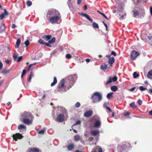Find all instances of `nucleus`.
Here are the masks:
<instances>
[{
  "instance_id": "0eeeda50",
  "label": "nucleus",
  "mask_w": 152,
  "mask_h": 152,
  "mask_svg": "<svg viewBox=\"0 0 152 152\" xmlns=\"http://www.w3.org/2000/svg\"><path fill=\"white\" fill-rule=\"evenodd\" d=\"M12 137L13 140L16 141L18 139H21L23 138V136L21 134L19 133H16L15 134H13Z\"/></svg>"
},
{
  "instance_id": "7c9ffc66",
  "label": "nucleus",
  "mask_w": 152,
  "mask_h": 152,
  "mask_svg": "<svg viewBox=\"0 0 152 152\" xmlns=\"http://www.w3.org/2000/svg\"><path fill=\"white\" fill-rule=\"evenodd\" d=\"M93 26V27L94 28H99V25H98V24L96 23L95 22H93V23H92V24Z\"/></svg>"
},
{
  "instance_id": "864d4df0",
  "label": "nucleus",
  "mask_w": 152,
  "mask_h": 152,
  "mask_svg": "<svg viewBox=\"0 0 152 152\" xmlns=\"http://www.w3.org/2000/svg\"><path fill=\"white\" fill-rule=\"evenodd\" d=\"M50 43H49V42L48 43H45V45H46V46L49 47H51V46L50 45Z\"/></svg>"
},
{
  "instance_id": "0e129e2a",
  "label": "nucleus",
  "mask_w": 152,
  "mask_h": 152,
  "mask_svg": "<svg viewBox=\"0 0 152 152\" xmlns=\"http://www.w3.org/2000/svg\"><path fill=\"white\" fill-rule=\"evenodd\" d=\"M5 62L7 63V64H8L10 62L9 60L8 59L6 60L5 61Z\"/></svg>"
},
{
  "instance_id": "58836bf2",
  "label": "nucleus",
  "mask_w": 152,
  "mask_h": 152,
  "mask_svg": "<svg viewBox=\"0 0 152 152\" xmlns=\"http://www.w3.org/2000/svg\"><path fill=\"white\" fill-rule=\"evenodd\" d=\"M133 77L134 78L138 77L139 76V75L137 74L136 72H134L133 74Z\"/></svg>"
},
{
  "instance_id": "a211bd4d",
  "label": "nucleus",
  "mask_w": 152,
  "mask_h": 152,
  "mask_svg": "<svg viewBox=\"0 0 152 152\" xmlns=\"http://www.w3.org/2000/svg\"><path fill=\"white\" fill-rule=\"evenodd\" d=\"M148 0H133L134 1V4H138L142 2L143 3L147 2Z\"/></svg>"
},
{
  "instance_id": "72a5a7b5",
  "label": "nucleus",
  "mask_w": 152,
  "mask_h": 152,
  "mask_svg": "<svg viewBox=\"0 0 152 152\" xmlns=\"http://www.w3.org/2000/svg\"><path fill=\"white\" fill-rule=\"evenodd\" d=\"M21 40L20 39H18L16 42V45L17 46V48H18L20 44Z\"/></svg>"
},
{
  "instance_id": "dca6fc26",
  "label": "nucleus",
  "mask_w": 152,
  "mask_h": 152,
  "mask_svg": "<svg viewBox=\"0 0 152 152\" xmlns=\"http://www.w3.org/2000/svg\"><path fill=\"white\" fill-rule=\"evenodd\" d=\"M4 12L2 13L0 15V19L1 20L3 19L5 16H7L8 14V12L6 9H4Z\"/></svg>"
},
{
  "instance_id": "c03bdc74",
  "label": "nucleus",
  "mask_w": 152,
  "mask_h": 152,
  "mask_svg": "<svg viewBox=\"0 0 152 152\" xmlns=\"http://www.w3.org/2000/svg\"><path fill=\"white\" fill-rule=\"evenodd\" d=\"M81 124V121H77L76 123L74 124L73 125V126L75 125H80Z\"/></svg>"
},
{
  "instance_id": "6ab92c4d",
  "label": "nucleus",
  "mask_w": 152,
  "mask_h": 152,
  "mask_svg": "<svg viewBox=\"0 0 152 152\" xmlns=\"http://www.w3.org/2000/svg\"><path fill=\"white\" fill-rule=\"evenodd\" d=\"M115 61V59L113 57H112L109 59L108 63L111 66H112L113 64Z\"/></svg>"
},
{
  "instance_id": "2f4dec72",
  "label": "nucleus",
  "mask_w": 152,
  "mask_h": 152,
  "mask_svg": "<svg viewBox=\"0 0 152 152\" xmlns=\"http://www.w3.org/2000/svg\"><path fill=\"white\" fill-rule=\"evenodd\" d=\"M10 72V70L9 69H5L2 71V73L3 75H4Z\"/></svg>"
},
{
  "instance_id": "20e7f679",
  "label": "nucleus",
  "mask_w": 152,
  "mask_h": 152,
  "mask_svg": "<svg viewBox=\"0 0 152 152\" xmlns=\"http://www.w3.org/2000/svg\"><path fill=\"white\" fill-rule=\"evenodd\" d=\"M60 15V13L58 10L55 9H51L48 11L46 17L47 18H49L51 17Z\"/></svg>"
},
{
  "instance_id": "a878e982",
  "label": "nucleus",
  "mask_w": 152,
  "mask_h": 152,
  "mask_svg": "<svg viewBox=\"0 0 152 152\" xmlns=\"http://www.w3.org/2000/svg\"><path fill=\"white\" fill-rule=\"evenodd\" d=\"M57 83V80L56 77L53 78V81L51 84V86H54Z\"/></svg>"
},
{
  "instance_id": "412c9836",
  "label": "nucleus",
  "mask_w": 152,
  "mask_h": 152,
  "mask_svg": "<svg viewBox=\"0 0 152 152\" xmlns=\"http://www.w3.org/2000/svg\"><path fill=\"white\" fill-rule=\"evenodd\" d=\"M39 149L38 148H31L29 151V152H39Z\"/></svg>"
},
{
  "instance_id": "37998d69",
  "label": "nucleus",
  "mask_w": 152,
  "mask_h": 152,
  "mask_svg": "<svg viewBox=\"0 0 152 152\" xmlns=\"http://www.w3.org/2000/svg\"><path fill=\"white\" fill-rule=\"evenodd\" d=\"M75 106L77 107H79L80 106V102H77L75 104Z\"/></svg>"
},
{
  "instance_id": "b1692460",
  "label": "nucleus",
  "mask_w": 152,
  "mask_h": 152,
  "mask_svg": "<svg viewBox=\"0 0 152 152\" xmlns=\"http://www.w3.org/2000/svg\"><path fill=\"white\" fill-rule=\"evenodd\" d=\"M107 65L105 63L103 64L101 66V69L105 71L107 68Z\"/></svg>"
},
{
  "instance_id": "f257e3e1",
  "label": "nucleus",
  "mask_w": 152,
  "mask_h": 152,
  "mask_svg": "<svg viewBox=\"0 0 152 152\" xmlns=\"http://www.w3.org/2000/svg\"><path fill=\"white\" fill-rule=\"evenodd\" d=\"M21 118L22 122L26 125L31 124L34 118V117L31 113L26 112L22 114Z\"/></svg>"
},
{
  "instance_id": "4c0bfd02",
  "label": "nucleus",
  "mask_w": 152,
  "mask_h": 152,
  "mask_svg": "<svg viewBox=\"0 0 152 152\" xmlns=\"http://www.w3.org/2000/svg\"><path fill=\"white\" fill-rule=\"evenodd\" d=\"M139 89L141 91H143L145 90H147V88H144L142 86H140Z\"/></svg>"
},
{
  "instance_id": "a19ab883",
  "label": "nucleus",
  "mask_w": 152,
  "mask_h": 152,
  "mask_svg": "<svg viewBox=\"0 0 152 152\" xmlns=\"http://www.w3.org/2000/svg\"><path fill=\"white\" fill-rule=\"evenodd\" d=\"M26 5L28 6H30L32 5V2L30 1H27L26 2Z\"/></svg>"
},
{
  "instance_id": "4be33fe9",
  "label": "nucleus",
  "mask_w": 152,
  "mask_h": 152,
  "mask_svg": "<svg viewBox=\"0 0 152 152\" xmlns=\"http://www.w3.org/2000/svg\"><path fill=\"white\" fill-rule=\"evenodd\" d=\"M101 125V122L99 121H96L94 124V126L95 127H98Z\"/></svg>"
},
{
  "instance_id": "4468645a",
  "label": "nucleus",
  "mask_w": 152,
  "mask_h": 152,
  "mask_svg": "<svg viewBox=\"0 0 152 152\" xmlns=\"http://www.w3.org/2000/svg\"><path fill=\"white\" fill-rule=\"evenodd\" d=\"M91 152H103V151L101 148L97 146L93 148Z\"/></svg>"
},
{
  "instance_id": "338daca9",
  "label": "nucleus",
  "mask_w": 152,
  "mask_h": 152,
  "mask_svg": "<svg viewBox=\"0 0 152 152\" xmlns=\"http://www.w3.org/2000/svg\"><path fill=\"white\" fill-rule=\"evenodd\" d=\"M86 61L88 63L90 61V59L89 58H87V59H86Z\"/></svg>"
},
{
  "instance_id": "6e6d98bb",
  "label": "nucleus",
  "mask_w": 152,
  "mask_h": 152,
  "mask_svg": "<svg viewBox=\"0 0 152 152\" xmlns=\"http://www.w3.org/2000/svg\"><path fill=\"white\" fill-rule=\"evenodd\" d=\"M3 65L2 63L0 61V70L3 68Z\"/></svg>"
},
{
  "instance_id": "79ce46f5",
  "label": "nucleus",
  "mask_w": 152,
  "mask_h": 152,
  "mask_svg": "<svg viewBox=\"0 0 152 152\" xmlns=\"http://www.w3.org/2000/svg\"><path fill=\"white\" fill-rule=\"evenodd\" d=\"M71 57L72 56L70 54H67L66 55V57L67 59H70Z\"/></svg>"
},
{
  "instance_id": "bb28decb",
  "label": "nucleus",
  "mask_w": 152,
  "mask_h": 152,
  "mask_svg": "<svg viewBox=\"0 0 152 152\" xmlns=\"http://www.w3.org/2000/svg\"><path fill=\"white\" fill-rule=\"evenodd\" d=\"M147 76L150 79L152 78V70H150L148 72Z\"/></svg>"
},
{
  "instance_id": "9d476101",
  "label": "nucleus",
  "mask_w": 152,
  "mask_h": 152,
  "mask_svg": "<svg viewBox=\"0 0 152 152\" xmlns=\"http://www.w3.org/2000/svg\"><path fill=\"white\" fill-rule=\"evenodd\" d=\"M79 14L81 15H82L83 17H86L88 20L91 22H92L93 20L91 19L90 16L86 13H83L82 12L79 13Z\"/></svg>"
},
{
  "instance_id": "ddd939ff",
  "label": "nucleus",
  "mask_w": 152,
  "mask_h": 152,
  "mask_svg": "<svg viewBox=\"0 0 152 152\" xmlns=\"http://www.w3.org/2000/svg\"><path fill=\"white\" fill-rule=\"evenodd\" d=\"M18 128L20 130V132H22V129H23V131L24 132H26V126L24 125L21 124L19 125L18 126Z\"/></svg>"
},
{
  "instance_id": "cd10ccee",
  "label": "nucleus",
  "mask_w": 152,
  "mask_h": 152,
  "mask_svg": "<svg viewBox=\"0 0 152 152\" xmlns=\"http://www.w3.org/2000/svg\"><path fill=\"white\" fill-rule=\"evenodd\" d=\"M118 89L117 87L115 86H113L111 87V90L113 91H116Z\"/></svg>"
},
{
  "instance_id": "774afa93",
  "label": "nucleus",
  "mask_w": 152,
  "mask_h": 152,
  "mask_svg": "<svg viewBox=\"0 0 152 152\" xmlns=\"http://www.w3.org/2000/svg\"><path fill=\"white\" fill-rule=\"evenodd\" d=\"M135 89H136V87H134L130 89V91H134V90H135Z\"/></svg>"
},
{
  "instance_id": "1a4fd4ad",
  "label": "nucleus",
  "mask_w": 152,
  "mask_h": 152,
  "mask_svg": "<svg viewBox=\"0 0 152 152\" xmlns=\"http://www.w3.org/2000/svg\"><path fill=\"white\" fill-rule=\"evenodd\" d=\"M117 80V77L116 76H115L113 77L112 78L110 77L109 79L107 80L106 83V85H108L112 82H115Z\"/></svg>"
},
{
  "instance_id": "c85d7f7f",
  "label": "nucleus",
  "mask_w": 152,
  "mask_h": 152,
  "mask_svg": "<svg viewBox=\"0 0 152 152\" xmlns=\"http://www.w3.org/2000/svg\"><path fill=\"white\" fill-rule=\"evenodd\" d=\"M74 138L75 141L77 142L80 140V136L78 135H77L74 137Z\"/></svg>"
},
{
  "instance_id": "2eb2a0df",
  "label": "nucleus",
  "mask_w": 152,
  "mask_h": 152,
  "mask_svg": "<svg viewBox=\"0 0 152 152\" xmlns=\"http://www.w3.org/2000/svg\"><path fill=\"white\" fill-rule=\"evenodd\" d=\"M99 131L98 130H93L91 132V133L94 136L99 135Z\"/></svg>"
},
{
  "instance_id": "f8f14e48",
  "label": "nucleus",
  "mask_w": 152,
  "mask_h": 152,
  "mask_svg": "<svg viewBox=\"0 0 152 152\" xmlns=\"http://www.w3.org/2000/svg\"><path fill=\"white\" fill-rule=\"evenodd\" d=\"M64 115L63 114H60L58 115L56 119L59 122H62L64 121Z\"/></svg>"
},
{
  "instance_id": "6e6552de",
  "label": "nucleus",
  "mask_w": 152,
  "mask_h": 152,
  "mask_svg": "<svg viewBox=\"0 0 152 152\" xmlns=\"http://www.w3.org/2000/svg\"><path fill=\"white\" fill-rule=\"evenodd\" d=\"M140 55L138 52L134 50H133L131 53V60H133L135 59L136 58Z\"/></svg>"
},
{
  "instance_id": "4d7b16f0",
  "label": "nucleus",
  "mask_w": 152,
  "mask_h": 152,
  "mask_svg": "<svg viewBox=\"0 0 152 152\" xmlns=\"http://www.w3.org/2000/svg\"><path fill=\"white\" fill-rule=\"evenodd\" d=\"M82 0H77V4L78 5H80V4Z\"/></svg>"
},
{
  "instance_id": "603ef678",
  "label": "nucleus",
  "mask_w": 152,
  "mask_h": 152,
  "mask_svg": "<svg viewBox=\"0 0 152 152\" xmlns=\"http://www.w3.org/2000/svg\"><path fill=\"white\" fill-rule=\"evenodd\" d=\"M135 103L134 102H132L130 104V105L131 107H133L134 106Z\"/></svg>"
},
{
  "instance_id": "423d86ee",
  "label": "nucleus",
  "mask_w": 152,
  "mask_h": 152,
  "mask_svg": "<svg viewBox=\"0 0 152 152\" xmlns=\"http://www.w3.org/2000/svg\"><path fill=\"white\" fill-rule=\"evenodd\" d=\"M59 16H60V15L52 16L49 18L47 19L49 22H51V23H55L57 22L59 20Z\"/></svg>"
},
{
  "instance_id": "de8ad7c7",
  "label": "nucleus",
  "mask_w": 152,
  "mask_h": 152,
  "mask_svg": "<svg viewBox=\"0 0 152 152\" xmlns=\"http://www.w3.org/2000/svg\"><path fill=\"white\" fill-rule=\"evenodd\" d=\"M22 58L23 57L22 56H20L18 57L17 61V62H18L22 60Z\"/></svg>"
},
{
  "instance_id": "ea45409f",
  "label": "nucleus",
  "mask_w": 152,
  "mask_h": 152,
  "mask_svg": "<svg viewBox=\"0 0 152 152\" xmlns=\"http://www.w3.org/2000/svg\"><path fill=\"white\" fill-rule=\"evenodd\" d=\"M26 70L25 69H23L21 75V77L22 78H23V75H25L26 74Z\"/></svg>"
},
{
  "instance_id": "aec40b11",
  "label": "nucleus",
  "mask_w": 152,
  "mask_h": 152,
  "mask_svg": "<svg viewBox=\"0 0 152 152\" xmlns=\"http://www.w3.org/2000/svg\"><path fill=\"white\" fill-rule=\"evenodd\" d=\"M52 37L51 35H44L42 37V38L46 41H48Z\"/></svg>"
},
{
  "instance_id": "69168bd1",
  "label": "nucleus",
  "mask_w": 152,
  "mask_h": 152,
  "mask_svg": "<svg viewBox=\"0 0 152 152\" xmlns=\"http://www.w3.org/2000/svg\"><path fill=\"white\" fill-rule=\"evenodd\" d=\"M4 83V81L1 80L0 81V86H1Z\"/></svg>"
},
{
  "instance_id": "c756f323",
  "label": "nucleus",
  "mask_w": 152,
  "mask_h": 152,
  "mask_svg": "<svg viewBox=\"0 0 152 152\" xmlns=\"http://www.w3.org/2000/svg\"><path fill=\"white\" fill-rule=\"evenodd\" d=\"M133 16L134 17H136L138 15L139 13L137 11L134 10L133 11Z\"/></svg>"
},
{
  "instance_id": "9b49d317",
  "label": "nucleus",
  "mask_w": 152,
  "mask_h": 152,
  "mask_svg": "<svg viewBox=\"0 0 152 152\" xmlns=\"http://www.w3.org/2000/svg\"><path fill=\"white\" fill-rule=\"evenodd\" d=\"M93 114V111L91 110L87 111L84 114V116L86 118H88L91 117Z\"/></svg>"
},
{
  "instance_id": "e433bc0d",
  "label": "nucleus",
  "mask_w": 152,
  "mask_h": 152,
  "mask_svg": "<svg viewBox=\"0 0 152 152\" xmlns=\"http://www.w3.org/2000/svg\"><path fill=\"white\" fill-rule=\"evenodd\" d=\"M45 128H43L40 131H39L38 132L39 134H43L44 133L45 131Z\"/></svg>"
},
{
  "instance_id": "f03ea898",
  "label": "nucleus",
  "mask_w": 152,
  "mask_h": 152,
  "mask_svg": "<svg viewBox=\"0 0 152 152\" xmlns=\"http://www.w3.org/2000/svg\"><path fill=\"white\" fill-rule=\"evenodd\" d=\"M91 99L94 103H98L102 99V96L100 93L96 92L93 94Z\"/></svg>"
},
{
  "instance_id": "09e8293b",
  "label": "nucleus",
  "mask_w": 152,
  "mask_h": 152,
  "mask_svg": "<svg viewBox=\"0 0 152 152\" xmlns=\"http://www.w3.org/2000/svg\"><path fill=\"white\" fill-rule=\"evenodd\" d=\"M110 55L111 56V55H113L114 56H116L117 55L116 53L114 51H112L111 53L110 54Z\"/></svg>"
},
{
  "instance_id": "13d9d810",
  "label": "nucleus",
  "mask_w": 152,
  "mask_h": 152,
  "mask_svg": "<svg viewBox=\"0 0 152 152\" xmlns=\"http://www.w3.org/2000/svg\"><path fill=\"white\" fill-rule=\"evenodd\" d=\"M106 109H107L110 112L112 111L110 109V108L109 107L106 106Z\"/></svg>"
},
{
  "instance_id": "473e14b6",
  "label": "nucleus",
  "mask_w": 152,
  "mask_h": 152,
  "mask_svg": "<svg viewBox=\"0 0 152 152\" xmlns=\"http://www.w3.org/2000/svg\"><path fill=\"white\" fill-rule=\"evenodd\" d=\"M114 94L113 92H110L107 94V97L108 99H110L112 96V95Z\"/></svg>"
},
{
  "instance_id": "a18cd8bd",
  "label": "nucleus",
  "mask_w": 152,
  "mask_h": 152,
  "mask_svg": "<svg viewBox=\"0 0 152 152\" xmlns=\"http://www.w3.org/2000/svg\"><path fill=\"white\" fill-rule=\"evenodd\" d=\"M25 44L26 47H27L29 44V41L28 40H27L25 42Z\"/></svg>"
},
{
  "instance_id": "bf43d9fd",
  "label": "nucleus",
  "mask_w": 152,
  "mask_h": 152,
  "mask_svg": "<svg viewBox=\"0 0 152 152\" xmlns=\"http://www.w3.org/2000/svg\"><path fill=\"white\" fill-rule=\"evenodd\" d=\"M102 15L103 17H104L106 19H107V20H108V18H107V17L106 16V15L104 14H103Z\"/></svg>"
},
{
  "instance_id": "5fc2aeb1",
  "label": "nucleus",
  "mask_w": 152,
  "mask_h": 152,
  "mask_svg": "<svg viewBox=\"0 0 152 152\" xmlns=\"http://www.w3.org/2000/svg\"><path fill=\"white\" fill-rule=\"evenodd\" d=\"M129 115H130V113L129 112H126V113H124V115L125 116Z\"/></svg>"
},
{
  "instance_id": "f3484780",
  "label": "nucleus",
  "mask_w": 152,
  "mask_h": 152,
  "mask_svg": "<svg viewBox=\"0 0 152 152\" xmlns=\"http://www.w3.org/2000/svg\"><path fill=\"white\" fill-rule=\"evenodd\" d=\"M119 15L120 16L119 19L121 20H122L124 19L126 15V14L125 12H120L119 13Z\"/></svg>"
},
{
  "instance_id": "393cba45",
  "label": "nucleus",
  "mask_w": 152,
  "mask_h": 152,
  "mask_svg": "<svg viewBox=\"0 0 152 152\" xmlns=\"http://www.w3.org/2000/svg\"><path fill=\"white\" fill-rule=\"evenodd\" d=\"M74 148V144L72 143L70 144L68 146L67 148L69 151L72 150Z\"/></svg>"
},
{
  "instance_id": "c9c22d12",
  "label": "nucleus",
  "mask_w": 152,
  "mask_h": 152,
  "mask_svg": "<svg viewBox=\"0 0 152 152\" xmlns=\"http://www.w3.org/2000/svg\"><path fill=\"white\" fill-rule=\"evenodd\" d=\"M38 42L40 44L43 45H45V42L44 40H42L41 39H39L38 41Z\"/></svg>"
},
{
  "instance_id": "8fccbe9b",
  "label": "nucleus",
  "mask_w": 152,
  "mask_h": 152,
  "mask_svg": "<svg viewBox=\"0 0 152 152\" xmlns=\"http://www.w3.org/2000/svg\"><path fill=\"white\" fill-rule=\"evenodd\" d=\"M18 55L17 53H14L13 56V58L14 59H15L17 57Z\"/></svg>"
},
{
  "instance_id": "7ed1b4c3",
  "label": "nucleus",
  "mask_w": 152,
  "mask_h": 152,
  "mask_svg": "<svg viewBox=\"0 0 152 152\" xmlns=\"http://www.w3.org/2000/svg\"><path fill=\"white\" fill-rule=\"evenodd\" d=\"M65 81L64 79H63L61 80L59 83L58 86V91L59 92L62 93L66 92L67 90L69 89L68 88L66 89V87L65 85Z\"/></svg>"
},
{
  "instance_id": "680f3d73",
  "label": "nucleus",
  "mask_w": 152,
  "mask_h": 152,
  "mask_svg": "<svg viewBox=\"0 0 152 152\" xmlns=\"http://www.w3.org/2000/svg\"><path fill=\"white\" fill-rule=\"evenodd\" d=\"M150 12L152 16V7H150Z\"/></svg>"
},
{
  "instance_id": "3c124183",
  "label": "nucleus",
  "mask_w": 152,
  "mask_h": 152,
  "mask_svg": "<svg viewBox=\"0 0 152 152\" xmlns=\"http://www.w3.org/2000/svg\"><path fill=\"white\" fill-rule=\"evenodd\" d=\"M142 103V101L141 100H139L138 101V104L139 105H140Z\"/></svg>"
},
{
  "instance_id": "5701e85b",
  "label": "nucleus",
  "mask_w": 152,
  "mask_h": 152,
  "mask_svg": "<svg viewBox=\"0 0 152 152\" xmlns=\"http://www.w3.org/2000/svg\"><path fill=\"white\" fill-rule=\"evenodd\" d=\"M5 29L4 25L3 23L0 24V33L3 32Z\"/></svg>"
},
{
  "instance_id": "39448f33",
  "label": "nucleus",
  "mask_w": 152,
  "mask_h": 152,
  "mask_svg": "<svg viewBox=\"0 0 152 152\" xmlns=\"http://www.w3.org/2000/svg\"><path fill=\"white\" fill-rule=\"evenodd\" d=\"M77 76L76 75H73L69 76L68 77V80L69 82V86L71 87V86H73L75 82V80H76Z\"/></svg>"
},
{
  "instance_id": "f704fd0d",
  "label": "nucleus",
  "mask_w": 152,
  "mask_h": 152,
  "mask_svg": "<svg viewBox=\"0 0 152 152\" xmlns=\"http://www.w3.org/2000/svg\"><path fill=\"white\" fill-rule=\"evenodd\" d=\"M56 39L55 37H53L51 39L48 41V42L50 44H52L55 42Z\"/></svg>"
},
{
  "instance_id": "052dcab7",
  "label": "nucleus",
  "mask_w": 152,
  "mask_h": 152,
  "mask_svg": "<svg viewBox=\"0 0 152 152\" xmlns=\"http://www.w3.org/2000/svg\"><path fill=\"white\" fill-rule=\"evenodd\" d=\"M32 66V64H30L29 65L28 67V71L30 69Z\"/></svg>"
},
{
  "instance_id": "e2e57ef3",
  "label": "nucleus",
  "mask_w": 152,
  "mask_h": 152,
  "mask_svg": "<svg viewBox=\"0 0 152 152\" xmlns=\"http://www.w3.org/2000/svg\"><path fill=\"white\" fill-rule=\"evenodd\" d=\"M16 26L15 24H13L12 26V28L14 29L16 28Z\"/></svg>"
},
{
  "instance_id": "49530a36",
  "label": "nucleus",
  "mask_w": 152,
  "mask_h": 152,
  "mask_svg": "<svg viewBox=\"0 0 152 152\" xmlns=\"http://www.w3.org/2000/svg\"><path fill=\"white\" fill-rule=\"evenodd\" d=\"M32 72H30V74L29 76V79L28 80V82H30L31 81V75L32 74Z\"/></svg>"
}]
</instances>
